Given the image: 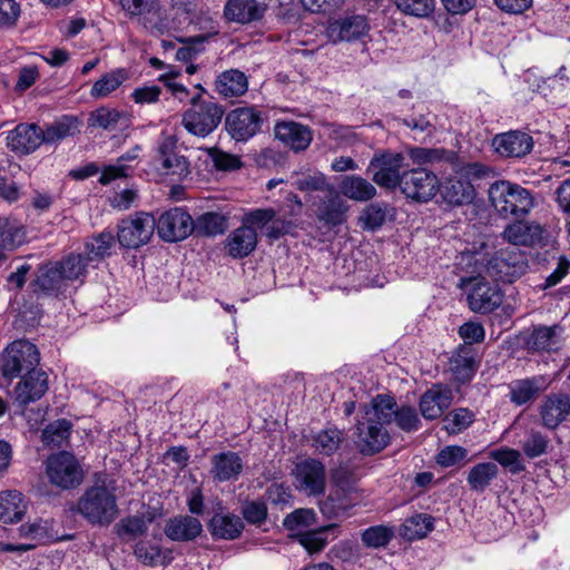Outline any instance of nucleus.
Instances as JSON below:
<instances>
[{
    "label": "nucleus",
    "instance_id": "obj_26",
    "mask_svg": "<svg viewBox=\"0 0 570 570\" xmlns=\"http://www.w3.org/2000/svg\"><path fill=\"white\" fill-rule=\"evenodd\" d=\"M347 209L348 205L341 195L333 187H328V191L318 203L315 214L324 226L335 227L345 222Z\"/></svg>",
    "mask_w": 570,
    "mask_h": 570
},
{
    "label": "nucleus",
    "instance_id": "obj_14",
    "mask_svg": "<svg viewBox=\"0 0 570 570\" xmlns=\"http://www.w3.org/2000/svg\"><path fill=\"white\" fill-rule=\"evenodd\" d=\"M155 161L169 175L179 177L189 173V161L178 149V139L174 135H166L157 144Z\"/></svg>",
    "mask_w": 570,
    "mask_h": 570
},
{
    "label": "nucleus",
    "instance_id": "obj_17",
    "mask_svg": "<svg viewBox=\"0 0 570 570\" xmlns=\"http://www.w3.org/2000/svg\"><path fill=\"white\" fill-rule=\"evenodd\" d=\"M30 287L38 296H58L66 289L67 281L56 262H48L38 267Z\"/></svg>",
    "mask_w": 570,
    "mask_h": 570
},
{
    "label": "nucleus",
    "instance_id": "obj_18",
    "mask_svg": "<svg viewBox=\"0 0 570 570\" xmlns=\"http://www.w3.org/2000/svg\"><path fill=\"white\" fill-rule=\"evenodd\" d=\"M370 24L364 14L346 13L330 23L327 32L334 41H354L367 35Z\"/></svg>",
    "mask_w": 570,
    "mask_h": 570
},
{
    "label": "nucleus",
    "instance_id": "obj_19",
    "mask_svg": "<svg viewBox=\"0 0 570 570\" xmlns=\"http://www.w3.org/2000/svg\"><path fill=\"white\" fill-rule=\"evenodd\" d=\"M48 391V375L41 368L28 371L14 387L16 402L24 407L40 400Z\"/></svg>",
    "mask_w": 570,
    "mask_h": 570
},
{
    "label": "nucleus",
    "instance_id": "obj_54",
    "mask_svg": "<svg viewBox=\"0 0 570 570\" xmlns=\"http://www.w3.org/2000/svg\"><path fill=\"white\" fill-rule=\"evenodd\" d=\"M393 537V529L386 525H373L361 533V539L364 546L373 549L387 546Z\"/></svg>",
    "mask_w": 570,
    "mask_h": 570
},
{
    "label": "nucleus",
    "instance_id": "obj_43",
    "mask_svg": "<svg viewBox=\"0 0 570 570\" xmlns=\"http://www.w3.org/2000/svg\"><path fill=\"white\" fill-rule=\"evenodd\" d=\"M193 235L197 237H214L227 229V218L215 212H207L193 219Z\"/></svg>",
    "mask_w": 570,
    "mask_h": 570
},
{
    "label": "nucleus",
    "instance_id": "obj_21",
    "mask_svg": "<svg viewBox=\"0 0 570 570\" xmlns=\"http://www.w3.org/2000/svg\"><path fill=\"white\" fill-rule=\"evenodd\" d=\"M7 141L13 153L29 155L43 144L42 128L37 124H19L9 131Z\"/></svg>",
    "mask_w": 570,
    "mask_h": 570
},
{
    "label": "nucleus",
    "instance_id": "obj_22",
    "mask_svg": "<svg viewBox=\"0 0 570 570\" xmlns=\"http://www.w3.org/2000/svg\"><path fill=\"white\" fill-rule=\"evenodd\" d=\"M438 191L444 204L449 207H460L471 204L475 198V189L471 181L460 176H453L438 186Z\"/></svg>",
    "mask_w": 570,
    "mask_h": 570
},
{
    "label": "nucleus",
    "instance_id": "obj_55",
    "mask_svg": "<svg viewBox=\"0 0 570 570\" xmlns=\"http://www.w3.org/2000/svg\"><path fill=\"white\" fill-rule=\"evenodd\" d=\"M549 438L540 431L530 430L522 441V450L527 458L535 459L547 453Z\"/></svg>",
    "mask_w": 570,
    "mask_h": 570
},
{
    "label": "nucleus",
    "instance_id": "obj_33",
    "mask_svg": "<svg viewBox=\"0 0 570 570\" xmlns=\"http://www.w3.org/2000/svg\"><path fill=\"white\" fill-rule=\"evenodd\" d=\"M243 519L234 513L216 512L207 523L208 531L215 539L235 540L244 530Z\"/></svg>",
    "mask_w": 570,
    "mask_h": 570
},
{
    "label": "nucleus",
    "instance_id": "obj_16",
    "mask_svg": "<svg viewBox=\"0 0 570 570\" xmlns=\"http://www.w3.org/2000/svg\"><path fill=\"white\" fill-rule=\"evenodd\" d=\"M295 480L299 490L317 495L325 491V466L316 459H307L296 464Z\"/></svg>",
    "mask_w": 570,
    "mask_h": 570
},
{
    "label": "nucleus",
    "instance_id": "obj_4",
    "mask_svg": "<svg viewBox=\"0 0 570 570\" xmlns=\"http://www.w3.org/2000/svg\"><path fill=\"white\" fill-rule=\"evenodd\" d=\"M39 362L40 353L33 343L27 340L13 341L0 354V376L10 382L22 372L37 368Z\"/></svg>",
    "mask_w": 570,
    "mask_h": 570
},
{
    "label": "nucleus",
    "instance_id": "obj_23",
    "mask_svg": "<svg viewBox=\"0 0 570 570\" xmlns=\"http://www.w3.org/2000/svg\"><path fill=\"white\" fill-rule=\"evenodd\" d=\"M267 4L257 0H227L223 16L228 22L248 24L265 16Z\"/></svg>",
    "mask_w": 570,
    "mask_h": 570
},
{
    "label": "nucleus",
    "instance_id": "obj_34",
    "mask_svg": "<svg viewBox=\"0 0 570 570\" xmlns=\"http://www.w3.org/2000/svg\"><path fill=\"white\" fill-rule=\"evenodd\" d=\"M212 465L210 473L219 482L237 480L244 468L242 458L233 451L215 454L212 458Z\"/></svg>",
    "mask_w": 570,
    "mask_h": 570
},
{
    "label": "nucleus",
    "instance_id": "obj_1",
    "mask_svg": "<svg viewBox=\"0 0 570 570\" xmlns=\"http://www.w3.org/2000/svg\"><path fill=\"white\" fill-rule=\"evenodd\" d=\"M116 490L115 480L98 479L94 485L85 490L73 511L92 525H109L119 513Z\"/></svg>",
    "mask_w": 570,
    "mask_h": 570
},
{
    "label": "nucleus",
    "instance_id": "obj_47",
    "mask_svg": "<svg viewBox=\"0 0 570 570\" xmlns=\"http://www.w3.org/2000/svg\"><path fill=\"white\" fill-rule=\"evenodd\" d=\"M337 528L335 523L327 524L315 530L303 531L296 534V539L308 553H317L322 551L326 543V534Z\"/></svg>",
    "mask_w": 570,
    "mask_h": 570
},
{
    "label": "nucleus",
    "instance_id": "obj_49",
    "mask_svg": "<svg viewBox=\"0 0 570 570\" xmlns=\"http://www.w3.org/2000/svg\"><path fill=\"white\" fill-rule=\"evenodd\" d=\"M114 245V234L105 230L92 236L86 242L85 252L90 262L95 259H104L105 257L110 256Z\"/></svg>",
    "mask_w": 570,
    "mask_h": 570
},
{
    "label": "nucleus",
    "instance_id": "obj_20",
    "mask_svg": "<svg viewBox=\"0 0 570 570\" xmlns=\"http://www.w3.org/2000/svg\"><path fill=\"white\" fill-rule=\"evenodd\" d=\"M533 138L521 130L498 134L492 139V147L502 157L521 158L533 148Z\"/></svg>",
    "mask_w": 570,
    "mask_h": 570
},
{
    "label": "nucleus",
    "instance_id": "obj_57",
    "mask_svg": "<svg viewBox=\"0 0 570 570\" xmlns=\"http://www.w3.org/2000/svg\"><path fill=\"white\" fill-rule=\"evenodd\" d=\"M474 420V414L465 409L460 407L451 411L443 417L444 429L450 434H458L465 430Z\"/></svg>",
    "mask_w": 570,
    "mask_h": 570
},
{
    "label": "nucleus",
    "instance_id": "obj_50",
    "mask_svg": "<svg viewBox=\"0 0 570 570\" xmlns=\"http://www.w3.org/2000/svg\"><path fill=\"white\" fill-rule=\"evenodd\" d=\"M127 79V75L122 69L112 70L104 75L97 80L90 90V96L99 99L107 97L115 91Z\"/></svg>",
    "mask_w": 570,
    "mask_h": 570
},
{
    "label": "nucleus",
    "instance_id": "obj_13",
    "mask_svg": "<svg viewBox=\"0 0 570 570\" xmlns=\"http://www.w3.org/2000/svg\"><path fill=\"white\" fill-rule=\"evenodd\" d=\"M262 124L261 111L254 107L235 108L225 118L226 130L236 141H247L261 130Z\"/></svg>",
    "mask_w": 570,
    "mask_h": 570
},
{
    "label": "nucleus",
    "instance_id": "obj_48",
    "mask_svg": "<svg viewBox=\"0 0 570 570\" xmlns=\"http://www.w3.org/2000/svg\"><path fill=\"white\" fill-rule=\"evenodd\" d=\"M89 262L90 259H88L87 255L71 253L61 261H56V264L68 282L85 277Z\"/></svg>",
    "mask_w": 570,
    "mask_h": 570
},
{
    "label": "nucleus",
    "instance_id": "obj_36",
    "mask_svg": "<svg viewBox=\"0 0 570 570\" xmlns=\"http://www.w3.org/2000/svg\"><path fill=\"white\" fill-rule=\"evenodd\" d=\"M396 409L397 404L393 396L377 394L370 403L361 406V412L365 419L382 422L384 426L393 421Z\"/></svg>",
    "mask_w": 570,
    "mask_h": 570
},
{
    "label": "nucleus",
    "instance_id": "obj_5",
    "mask_svg": "<svg viewBox=\"0 0 570 570\" xmlns=\"http://www.w3.org/2000/svg\"><path fill=\"white\" fill-rule=\"evenodd\" d=\"M46 473L50 483L62 490L75 489L83 480V471L78 460L66 451L47 459Z\"/></svg>",
    "mask_w": 570,
    "mask_h": 570
},
{
    "label": "nucleus",
    "instance_id": "obj_8",
    "mask_svg": "<svg viewBox=\"0 0 570 570\" xmlns=\"http://www.w3.org/2000/svg\"><path fill=\"white\" fill-rule=\"evenodd\" d=\"M354 443L361 454L374 455L390 444V434L382 422L365 419L362 414L355 424Z\"/></svg>",
    "mask_w": 570,
    "mask_h": 570
},
{
    "label": "nucleus",
    "instance_id": "obj_24",
    "mask_svg": "<svg viewBox=\"0 0 570 570\" xmlns=\"http://www.w3.org/2000/svg\"><path fill=\"white\" fill-rule=\"evenodd\" d=\"M539 414L544 428L557 429L570 414L569 395L566 393L547 395L539 406Z\"/></svg>",
    "mask_w": 570,
    "mask_h": 570
},
{
    "label": "nucleus",
    "instance_id": "obj_32",
    "mask_svg": "<svg viewBox=\"0 0 570 570\" xmlns=\"http://www.w3.org/2000/svg\"><path fill=\"white\" fill-rule=\"evenodd\" d=\"M449 368L456 382H469L478 368L474 348L469 345L459 346L450 357Z\"/></svg>",
    "mask_w": 570,
    "mask_h": 570
},
{
    "label": "nucleus",
    "instance_id": "obj_15",
    "mask_svg": "<svg viewBox=\"0 0 570 570\" xmlns=\"http://www.w3.org/2000/svg\"><path fill=\"white\" fill-rule=\"evenodd\" d=\"M502 238L514 246L534 247L544 245V229L533 220H517L508 224Z\"/></svg>",
    "mask_w": 570,
    "mask_h": 570
},
{
    "label": "nucleus",
    "instance_id": "obj_31",
    "mask_svg": "<svg viewBox=\"0 0 570 570\" xmlns=\"http://www.w3.org/2000/svg\"><path fill=\"white\" fill-rule=\"evenodd\" d=\"M562 327L558 324L552 326H535L522 334L524 348L530 353L550 351L557 338L561 335Z\"/></svg>",
    "mask_w": 570,
    "mask_h": 570
},
{
    "label": "nucleus",
    "instance_id": "obj_42",
    "mask_svg": "<svg viewBox=\"0 0 570 570\" xmlns=\"http://www.w3.org/2000/svg\"><path fill=\"white\" fill-rule=\"evenodd\" d=\"M216 89L224 97H239L247 91L248 80L240 70H226L217 77Z\"/></svg>",
    "mask_w": 570,
    "mask_h": 570
},
{
    "label": "nucleus",
    "instance_id": "obj_56",
    "mask_svg": "<svg viewBox=\"0 0 570 570\" xmlns=\"http://www.w3.org/2000/svg\"><path fill=\"white\" fill-rule=\"evenodd\" d=\"M71 423L68 420H57L42 431V442L47 445L60 446L71 432Z\"/></svg>",
    "mask_w": 570,
    "mask_h": 570
},
{
    "label": "nucleus",
    "instance_id": "obj_38",
    "mask_svg": "<svg viewBox=\"0 0 570 570\" xmlns=\"http://www.w3.org/2000/svg\"><path fill=\"white\" fill-rule=\"evenodd\" d=\"M343 196L355 202H368L376 196V188L367 179L357 175H346L340 184Z\"/></svg>",
    "mask_w": 570,
    "mask_h": 570
},
{
    "label": "nucleus",
    "instance_id": "obj_35",
    "mask_svg": "<svg viewBox=\"0 0 570 570\" xmlns=\"http://www.w3.org/2000/svg\"><path fill=\"white\" fill-rule=\"evenodd\" d=\"M164 531L174 541H191L202 533L203 525L195 517L179 515L169 519Z\"/></svg>",
    "mask_w": 570,
    "mask_h": 570
},
{
    "label": "nucleus",
    "instance_id": "obj_44",
    "mask_svg": "<svg viewBox=\"0 0 570 570\" xmlns=\"http://www.w3.org/2000/svg\"><path fill=\"white\" fill-rule=\"evenodd\" d=\"M434 518L426 513H416L406 518L401 525L400 534L409 541L422 539L433 530Z\"/></svg>",
    "mask_w": 570,
    "mask_h": 570
},
{
    "label": "nucleus",
    "instance_id": "obj_40",
    "mask_svg": "<svg viewBox=\"0 0 570 570\" xmlns=\"http://www.w3.org/2000/svg\"><path fill=\"white\" fill-rule=\"evenodd\" d=\"M153 521V513H148L147 515H129L116 523L114 530L120 540L131 541L145 535L148 531V525Z\"/></svg>",
    "mask_w": 570,
    "mask_h": 570
},
{
    "label": "nucleus",
    "instance_id": "obj_27",
    "mask_svg": "<svg viewBox=\"0 0 570 570\" xmlns=\"http://www.w3.org/2000/svg\"><path fill=\"white\" fill-rule=\"evenodd\" d=\"M257 243L256 229L243 224L227 236L225 249L232 258L242 259L249 256L256 249Z\"/></svg>",
    "mask_w": 570,
    "mask_h": 570
},
{
    "label": "nucleus",
    "instance_id": "obj_10",
    "mask_svg": "<svg viewBox=\"0 0 570 570\" xmlns=\"http://www.w3.org/2000/svg\"><path fill=\"white\" fill-rule=\"evenodd\" d=\"M471 285L468 303L473 312L487 314L497 309L503 302V293L498 284L488 282L483 276L465 279Z\"/></svg>",
    "mask_w": 570,
    "mask_h": 570
},
{
    "label": "nucleus",
    "instance_id": "obj_39",
    "mask_svg": "<svg viewBox=\"0 0 570 570\" xmlns=\"http://www.w3.org/2000/svg\"><path fill=\"white\" fill-rule=\"evenodd\" d=\"M79 125L80 122L77 117L71 115L61 116L53 122L46 125V128L42 129L43 144L53 145L68 137L75 136L80 131Z\"/></svg>",
    "mask_w": 570,
    "mask_h": 570
},
{
    "label": "nucleus",
    "instance_id": "obj_28",
    "mask_svg": "<svg viewBox=\"0 0 570 570\" xmlns=\"http://www.w3.org/2000/svg\"><path fill=\"white\" fill-rule=\"evenodd\" d=\"M453 395L451 389L434 384L420 399V411L426 420H434L451 405Z\"/></svg>",
    "mask_w": 570,
    "mask_h": 570
},
{
    "label": "nucleus",
    "instance_id": "obj_51",
    "mask_svg": "<svg viewBox=\"0 0 570 570\" xmlns=\"http://www.w3.org/2000/svg\"><path fill=\"white\" fill-rule=\"evenodd\" d=\"M343 441V433L336 428H330L318 432L313 439V446L324 455H332L337 451Z\"/></svg>",
    "mask_w": 570,
    "mask_h": 570
},
{
    "label": "nucleus",
    "instance_id": "obj_2",
    "mask_svg": "<svg viewBox=\"0 0 570 570\" xmlns=\"http://www.w3.org/2000/svg\"><path fill=\"white\" fill-rule=\"evenodd\" d=\"M489 198L495 210L503 217H524L535 204L529 189L508 180L491 184Z\"/></svg>",
    "mask_w": 570,
    "mask_h": 570
},
{
    "label": "nucleus",
    "instance_id": "obj_60",
    "mask_svg": "<svg viewBox=\"0 0 570 570\" xmlns=\"http://www.w3.org/2000/svg\"><path fill=\"white\" fill-rule=\"evenodd\" d=\"M490 458L500 463L504 468H509L510 472L518 474L524 470L521 463V453L510 448H501L490 452Z\"/></svg>",
    "mask_w": 570,
    "mask_h": 570
},
{
    "label": "nucleus",
    "instance_id": "obj_37",
    "mask_svg": "<svg viewBox=\"0 0 570 570\" xmlns=\"http://www.w3.org/2000/svg\"><path fill=\"white\" fill-rule=\"evenodd\" d=\"M119 3L129 18H137L144 28L156 26L153 20L159 17L158 0H119Z\"/></svg>",
    "mask_w": 570,
    "mask_h": 570
},
{
    "label": "nucleus",
    "instance_id": "obj_7",
    "mask_svg": "<svg viewBox=\"0 0 570 570\" xmlns=\"http://www.w3.org/2000/svg\"><path fill=\"white\" fill-rule=\"evenodd\" d=\"M527 255L520 249L502 248L487 264V273L503 283H513L528 269Z\"/></svg>",
    "mask_w": 570,
    "mask_h": 570
},
{
    "label": "nucleus",
    "instance_id": "obj_58",
    "mask_svg": "<svg viewBox=\"0 0 570 570\" xmlns=\"http://www.w3.org/2000/svg\"><path fill=\"white\" fill-rule=\"evenodd\" d=\"M126 120L124 114L119 112L116 109H110L106 107H101L96 109L90 116L91 126L99 127L107 130H114L117 128V125L121 121Z\"/></svg>",
    "mask_w": 570,
    "mask_h": 570
},
{
    "label": "nucleus",
    "instance_id": "obj_52",
    "mask_svg": "<svg viewBox=\"0 0 570 570\" xmlns=\"http://www.w3.org/2000/svg\"><path fill=\"white\" fill-rule=\"evenodd\" d=\"M139 150L140 147L135 146L132 149L121 155L117 159V164L106 166L99 178L100 184L108 185L109 183L117 178L126 177L128 167L125 165V161H131L137 159Z\"/></svg>",
    "mask_w": 570,
    "mask_h": 570
},
{
    "label": "nucleus",
    "instance_id": "obj_64",
    "mask_svg": "<svg viewBox=\"0 0 570 570\" xmlns=\"http://www.w3.org/2000/svg\"><path fill=\"white\" fill-rule=\"evenodd\" d=\"M554 200L562 214L567 215L566 229L570 235V177L562 180L554 190Z\"/></svg>",
    "mask_w": 570,
    "mask_h": 570
},
{
    "label": "nucleus",
    "instance_id": "obj_12",
    "mask_svg": "<svg viewBox=\"0 0 570 570\" xmlns=\"http://www.w3.org/2000/svg\"><path fill=\"white\" fill-rule=\"evenodd\" d=\"M439 179L436 175L425 168H415L403 171L400 188L402 193L416 202H429L438 191Z\"/></svg>",
    "mask_w": 570,
    "mask_h": 570
},
{
    "label": "nucleus",
    "instance_id": "obj_53",
    "mask_svg": "<svg viewBox=\"0 0 570 570\" xmlns=\"http://www.w3.org/2000/svg\"><path fill=\"white\" fill-rule=\"evenodd\" d=\"M386 205L373 203L367 205L358 217L360 225L365 230H376L383 226L386 219Z\"/></svg>",
    "mask_w": 570,
    "mask_h": 570
},
{
    "label": "nucleus",
    "instance_id": "obj_59",
    "mask_svg": "<svg viewBox=\"0 0 570 570\" xmlns=\"http://www.w3.org/2000/svg\"><path fill=\"white\" fill-rule=\"evenodd\" d=\"M452 170L462 177L464 180L482 179L492 173V169L481 163H463L456 156V160L453 164Z\"/></svg>",
    "mask_w": 570,
    "mask_h": 570
},
{
    "label": "nucleus",
    "instance_id": "obj_9",
    "mask_svg": "<svg viewBox=\"0 0 570 570\" xmlns=\"http://www.w3.org/2000/svg\"><path fill=\"white\" fill-rule=\"evenodd\" d=\"M193 217L184 208L174 207L159 215L156 219L158 236L168 243H176L193 235Z\"/></svg>",
    "mask_w": 570,
    "mask_h": 570
},
{
    "label": "nucleus",
    "instance_id": "obj_63",
    "mask_svg": "<svg viewBox=\"0 0 570 570\" xmlns=\"http://www.w3.org/2000/svg\"><path fill=\"white\" fill-rule=\"evenodd\" d=\"M134 553L144 566L154 567L164 563L161 550L158 546L140 541L136 543Z\"/></svg>",
    "mask_w": 570,
    "mask_h": 570
},
{
    "label": "nucleus",
    "instance_id": "obj_29",
    "mask_svg": "<svg viewBox=\"0 0 570 570\" xmlns=\"http://www.w3.org/2000/svg\"><path fill=\"white\" fill-rule=\"evenodd\" d=\"M275 137L294 151L305 150L313 137L307 126L295 121H283L275 125Z\"/></svg>",
    "mask_w": 570,
    "mask_h": 570
},
{
    "label": "nucleus",
    "instance_id": "obj_62",
    "mask_svg": "<svg viewBox=\"0 0 570 570\" xmlns=\"http://www.w3.org/2000/svg\"><path fill=\"white\" fill-rule=\"evenodd\" d=\"M52 522L48 520H38L32 523L22 524L19 528L20 535L41 542L52 539Z\"/></svg>",
    "mask_w": 570,
    "mask_h": 570
},
{
    "label": "nucleus",
    "instance_id": "obj_41",
    "mask_svg": "<svg viewBox=\"0 0 570 570\" xmlns=\"http://www.w3.org/2000/svg\"><path fill=\"white\" fill-rule=\"evenodd\" d=\"M27 504L19 491L8 490L0 493V522H19L24 515Z\"/></svg>",
    "mask_w": 570,
    "mask_h": 570
},
{
    "label": "nucleus",
    "instance_id": "obj_61",
    "mask_svg": "<svg viewBox=\"0 0 570 570\" xmlns=\"http://www.w3.org/2000/svg\"><path fill=\"white\" fill-rule=\"evenodd\" d=\"M207 37L198 35L189 38H181L179 41L184 45L176 51V59L179 61H190L204 51V43Z\"/></svg>",
    "mask_w": 570,
    "mask_h": 570
},
{
    "label": "nucleus",
    "instance_id": "obj_45",
    "mask_svg": "<svg viewBox=\"0 0 570 570\" xmlns=\"http://www.w3.org/2000/svg\"><path fill=\"white\" fill-rule=\"evenodd\" d=\"M26 240V228L16 218L0 217V248L13 249Z\"/></svg>",
    "mask_w": 570,
    "mask_h": 570
},
{
    "label": "nucleus",
    "instance_id": "obj_11",
    "mask_svg": "<svg viewBox=\"0 0 570 570\" xmlns=\"http://www.w3.org/2000/svg\"><path fill=\"white\" fill-rule=\"evenodd\" d=\"M404 156L400 153H383L374 155L367 170L373 171L372 179L381 187L394 189L401 185Z\"/></svg>",
    "mask_w": 570,
    "mask_h": 570
},
{
    "label": "nucleus",
    "instance_id": "obj_46",
    "mask_svg": "<svg viewBox=\"0 0 570 570\" xmlns=\"http://www.w3.org/2000/svg\"><path fill=\"white\" fill-rule=\"evenodd\" d=\"M498 474L499 468L495 463H478L469 471L466 481L472 491L482 493Z\"/></svg>",
    "mask_w": 570,
    "mask_h": 570
},
{
    "label": "nucleus",
    "instance_id": "obj_30",
    "mask_svg": "<svg viewBox=\"0 0 570 570\" xmlns=\"http://www.w3.org/2000/svg\"><path fill=\"white\" fill-rule=\"evenodd\" d=\"M360 497L357 490L353 489H332L328 497L320 503L321 512L324 517L340 518L356 505Z\"/></svg>",
    "mask_w": 570,
    "mask_h": 570
},
{
    "label": "nucleus",
    "instance_id": "obj_25",
    "mask_svg": "<svg viewBox=\"0 0 570 570\" xmlns=\"http://www.w3.org/2000/svg\"><path fill=\"white\" fill-rule=\"evenodd\" d=\"M547 386L541 375L513 380L508 384V397L515 406L527 405L533 403Z\"/></svg>",
    "mask_w": 570,
    "mask_h": 570
},
{
    "label": "nucleus",
    "instance_id": "obj_6",
    "mask_svg": "<svg viewBox=\"0 0 570 570\" xmlns=\"http://www.w3.org/2000/svg\"><path fill=\"white\" fill-rule=\"evenodd\" d=\"M156 227V218L148 213H136L121 219L117 226V239L121 247L139 248L147 244Z\"/></svg>",
    "mask_w": 570,
    "mask_h": 570
},
{
    "label": "nucleus",
    "instance_id": "obj_3",
    "mask_svg": "<svg viewBox=\"0 0 570 570\" xmlns=\"http://www.w3.org/2000/svg\"><path fill=\"white\" fill-rule=\"evenodd\" d=\"M199 94L190 99V108L183 114L181 124L191 135L206 137L213 132L222 121L224 109L214 101L202 100L205 89L197 85Z\"/></svg>",
    "mask_w": 570,
    "mask_h": 570
}]
</instances>
